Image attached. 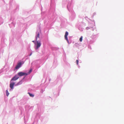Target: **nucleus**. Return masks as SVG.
<instances>
[{"label":"nucleus","instance_id":"obj_1","mask_svg":"<svg viewBox=\"0 0 124 124\" xmlns=\"http://www.w3.org/2000/svg\"><path fill=\"white\" fill-rule=\"evenodd\" d=\"M18 76H26L28 75V74L26 73H25L22 72H20L18 73Z\"/></svg>","mask_w":124,"mask_h":124},{"label":"nucleus","instance_id":"obj_2","mask_svg":"<svg viewBox=\"0 0 124 124\" xmlns=\"http://www.w3.org/2000/svg\"><path fill=\"white\" fill-rule=\"evenodd\" d=\"M41 44L40 41H37V46L36 48V49H38L41 46Z\"/></svg>","mask_w":124,"mask_h":124},{"label":"nucleus","instance_id":"obj_3","mask_svg":"<svg viewBox=\"0 0 124 124\" xmlns=\"http://www.w3.org/2000/svg\"><path fill=\"white\" fill-rule=\"evenodd\" d=\"M19 78V77H18V76L17 75H16L15 76L12 78L11 80V82L12 81H16Z\"/></svg>","mask_w":124,"mask_h":124},{"label":"nucleus","instance_id":"obj_4","mask_svg":"<svg viewBox=\"0 0 124 124\" xmlns=\"http://www.w3.org/2000/svg\"><path fill=\"white\" fill-rule=\"evenodd\" d=\"M22 63L21 62H20L17 64V65L16 66L15 68L17 69L19 68L21 66Z\"/></svg>","mask_w":124,"mask_h":124},{"label":"nucleus","instance_id":"obj_5","mask_svg":"<svg viewBox=\"0 0 124 124\" xmlns=\"http://www.w3.org/2000/svg\"><path fill=\"white\" fill-rule=\"evenodd\" d=\"M15 84V82H11L10 83V87L12 89H13Z\"/></svg>","mask_w":124,"mask_h":124},{"label":"nucleus","instance_id":"obj_6","mask_svg":"<svg viewBox=\"0 0 124 124\" xmlns=\"http://www.w3.org/2000/svg\"><path fill=\"white\" fill-rule=\"evenodd\" d=\"M68 35V33L67 31H66L65 34L64 36V37L65 39H67V36Z\"/></svg>","mask_w":124,"mask_h":124},{"label":"nucleus","instance_id":"obj_7","mask_svg":"<svg viewBox=\"0 0 124 124\" xmlns=\"http://www.w3.org/2000/svg\"><path fill=\"white\" fill-rule=\"evenodd\" d=\"M39 38V33H38L36 37V40H37L38 38Z\"/></svg>","mask_w":124,"mask_h":124},{"label":"nucleus","instance_id":"obj_8","mask_svg":"<svg viewBox=\"0 0 124 124\" xmlns=\"http://www.w3.org/2000/svg\"><path fill=\"white\" fill-rule=\"evenodd\" d=\"M28 93L29 94L30 96L31 97H33L34 96V95L33 94H32L31 93Z\"/></svg>","mask_w":124,"mask_h":124},{"label":"nucleus","instance_id":"obj_9","mask_svg":"<svg viewBox=\"0 0 124 124\" xmlns=\"http://www.w3.org/2000/svg\"><path fill=\"white\" fill-rule=\"evenodd\" d=\"M6 95H7V96H8L9 94V93L8 92V90H6Z\"/></svg>","mask_w":124,"mask_h":124},{"label":"nucleus","instance_id":"obj_10","mask_svg":"<svg viewBox=\"0 0 124 124\" xmlns=\"http://www.w3.org/2000/svg\"><path fill=\"white\" fill-rule=\"evenodd\" d=\"M83 39V37L81 36V37L80 38L79 40L81 42L82 41Z\"/></svg>","mask_w":124,"mask_h":124},{"label":"nucleus","instance_id":"obj_11","mask_svg":"<svg viewBox=\"0 0 124 124\" xmlns=\"http://www.w3.org/2000/svg\"><path fill=\"white\" fill-rule=\"evenodd\" d=\"M22 84V81H20V82H19L17 84V85H19L20 84Z\"/></svg>","mask_w":124,"mask_h":124},{"label":"nucleus","instance_id":"obj_12","mask_svg":"<svg viewBox=\"0 0 124 124\" xmlns=\"http://www.w3.org/2000/svg\"><path fill=\"white\" fill-rule=\"evenodd\" d=\"M65 39L66 40H67L68 43L69 44H70V43H69V41L68 40V38H67V39Z\"/></svg>","mask_w":124,"mask_h":124},{"label":"nucleus","instance_id":"obj_13","mask_svg":"<svg viewBox=\"0 0 124 124\" xmlns=\"http://www.w3.org/2000/svg\"><path fill=\"white\" fill-rule=\"evenodd\" d=\"M32 71V70H30L29 72L28 73L30 74Z\"/></svg>","mask_w":124,"mask_h":124},{"label":"nucleus","instance_id":"obj_14","mask_svg":"<svg viewBox=\"0 0 124 124\" xmlns=\"http://www.w3.org/2000/svg\"><path fill=\"white\" fill-rule=\"evenodd\" d=\"M76 62H77V65L78 64V60H77L76 61Z\"/></svg>","mask_w":124,"mask_h":124},{"label":"nucleus","instance_id":"obj_15","mask_svg":"<svg viewBox=\"0 0 124 124\" xmlns=\"http://www.w3.org/2000/svg\"><path fill=\"white\" fill-rule=\"evenodd\" d=\"M32 54V53H31L30 54V56H31V55Z\"/></svg>","mask_w":124,"mask_h":124},{"label":"nucleus","instance_id":"obj_16","mask_svg":"<svg viewBox=\"0 0 124 124\" xmlns=\"http://www.w3.org/2000/svg\"><path fill=\"white\" fill-rule=\"evenodd\" d=\"M32 42H34L35 41H32Z\"/></svg>","mask_w":124,"mask_h":124}]
</instances>
